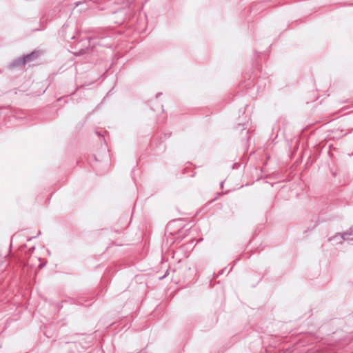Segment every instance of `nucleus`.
Masks as SVG:
<instances>
[{
  "instance_id": "obj_1",
  "label": "nucleus",
  "mask_w": 353,
  "mask_h": 353,
  "mask_svg": "<svg viewBox=\"0 0 353 353\" xmlns=\"http://www.w3.org/2000/svg\"><path fill=\"white\" fill-rule=\"evenodd\" d=\"M32 57V54H30V55H28V56H26V57H24V58L23 59L22 63H26L27 61H29V60L31 59V57Z\"/></svg>"
}]
</instances>
